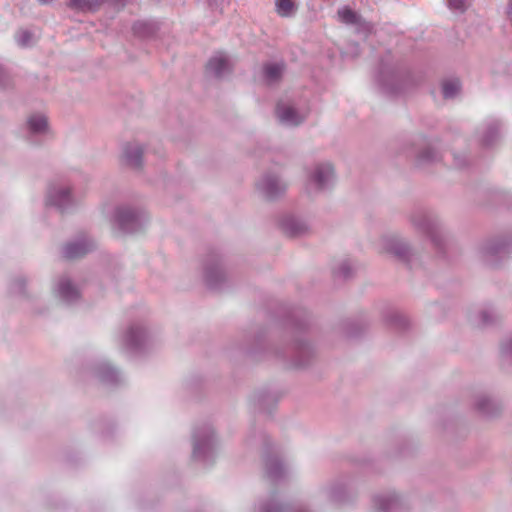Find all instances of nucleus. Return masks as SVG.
Masks as SVG:
<instances>
[{"instance_id":"1","label":"nucleus","mask_w":512,"mask_h":512,"mask_svg":"<svg viewBox=\"0 0 512 512\" xmlns=\"http://www.w3.org/2000/svg\"><path fill=\"white\" fill-rule=\"evenodd\" d=\"M206 70L209 74L219 77L230 70V63L223 54H217L209 60Z\"/></svg>"},{"instance_id":"13","label":"nucleus","mask_w":512,"mask_h":512,"mask_svg":"<svg viewBox=\"0 0 512 512\" xmlns=\"http://www.w3.org/2000/svg\"><path fill=\"white\" fill-rule=\"evenodd\" d=\"M468 0H448L449 7L454 10H464Z\"/></svg>"},{"instance_id":"6","label":"nucleus","mask_w":512,"mask_h":512,"mask_svg":"<svg viewBox=\"0 0 512 512\" xmlns=\"http://www.w3.org/2000/svg\"><path fill=\"white\" fill-rule=\"evenodd\" d=\"M333 177V169L329 164L321 166L314 175V181L321 187Z\"/></svg>"},{"instance_id":"5","label":"nucleus","mask_w":512,"mask_h":512,"mask_svg":"<svg viewBox=\"0 0 512 512\" xmlns=\"http://www.w3.org/2000/svg\"><path fill=\"white\" fill-rule=\"evenodd\" d=\"M276 12L281 17H289L295 11L294 0H275Z\"/></svg>"},{"instance_id":"12","label":"nucleus","mask_w":512,"mask_h":512,"mask_svg":"<svg viewBox=\"0 0 512 512\" xmlns=\"http://www.w3.org/2000/svg\"><path fill=\"white\" fill-rule=\"evenodd\" d=\"M142 151L140 148H135L134 155H131L129 150L125 151V157L129 165L133 167H139L141 164Z\"/></svg>"},{"instance_id":"14","label":"nucleus","mask_w":512,"mask_h":512,"mask_svg":"<svg viewBox=\"0 0 512 512\" xmlns=\"http://www.w3.org/2000/svg\"><path fill=\"white\" fill-rule=\"evenodd\" d=\"M68 290H71L72 293H75L74 289L71 287V285L69 283L63 285L62 287V293L65 295V296H68L69 295V291Z\"/></svg>"},{"instance_id":"8","label":"nucleus","mask_w":512,"mask_h":512,"mask_svg":"<svg viewBox=\"0 0 512 512\" xmlns=\"http://www.w3.org/2000/svg\"><path fill=\"white\" fill-rule=\"evenodd\" d=\"M263 189L268 198L275 197L279 192L283 191L285 187L279 183L277 179H268L263 185Z\"/></svg>"},{"instance_id":"2","label":"nucleus","mask_w":512,"mask_h":512,"mask_svg":"<svg viewBox=\"0 0 512 512\" xmlns=\"http://www.w3.org/2000/svg\"><path fill=\"white\" fill-rule=\"evenodd\" d=\"M277 116L282 123L289 125H298L302 122L303 117L297 115L295 110L289 106H277Z\"/></svg>"},{"instance_id":"11","label":"nucleus","mask_w":512,"mask_h":512,"mask_svg":"<svg viewBox=\"0 0 512 512\" xmlns=\"http://www.w3.org/2000/svg\"><path fill=\"white\" fill-rule=\"evenodd\" d=\"M442 88L444 97L452 98L459 92L460 84L458 80H449L443 82Z\"/></svg>"},{"instance_id":"16","label":"nucleus","mask_w":512,"mask_h":512,"mask_svg":"<svg viewBox=\"0 0 512 512\" xmlns=\"http://www.w3.org/2000/svg\"><path fill=\"white\" fill-rule=\"evenodd\" d=\"M53 204L61 207L62 206V201L61 200H55V201H53Z\"/></svg>"},{"instance_id":"3","label":"nucleus","mask_w":512,"mask_h":512,"mask_svg":"<svg viewBox=\"0 0 512 512\" xmlns=\"http://www.w3.org/2000/svg\"><path fill=\"white\" fill-rule=\"evenodd\" d=\"M104 1L105 0H69L68 6L78 11L93 12L98 10Z\"/></svg>"},{"instance_id":"15","label":"nucleus","mask_w":512,"mask_h":512,"mask_svg":"<svg viewBox=\"0 0 512 512\" xmlns=\"http://www.w3.org/2000/svg\"><path fill=\"white\" fill-rule=\"evenodd\" d=\"M22 37L23 38L21 40H19L22 45H26L31 38V36L28 32H22Z\"/></svg>"},{"instance_id":"7","label":"nucleus","mask_w":512,"mask_h":512,"mask_svg":"<svg viewBox=\"0 0 512 512\" xmlns=\"http://www.w3.org/2000/svg\"><path fill=\"white\" fill-rule=\"evenodd\" d=\"M283 69V65L278 63L266 65L264 67L266 79L270 82L277 81L281 77Z\"/></svg>"},{"instance_id":"10","label":"nucleus","mask_w":512,"mask_h":512,"mask_svg":"<svg viewBox=\"0 0 512 512\" xmlns=\"http://www.w3.org/2000/svg\"><path fill=\"white\" fill-rule=\"evenodd\" d=\"M339 19L346 24L358 23V15L350 8L344 7L338 11Z\"/></svg>"},{"instance_id":"4","label":"nucleus","mask_w":512,"mask_h":512,"mask_svg":"<svg viewBox=\"0 0 512 512\" xmlns=\"http://www.w3.org/2000/svg\"><path fill=\"white\" fill-rule=\"evenodd\" d=\"M90 247L87 244H68L64 248V257L66 259H75L85 255Z\"/></svg>"},{"instance_id":"17","label":"nucleus","mask_w":512,"mask_h":512,"mask_svg":"<svg viewBox=\"0 0 512 512\" xmlns=\"http://www.w3.org/2000/svg\"><path fill=\"white\" fill-rule=\"evenodd\" d=\"M68 194H69L68 191H63V192H61V197L68 198V196H69Z\"/></svg>"},{"instance_id":"9","label":"nucleus","mask_w":512,"mask_h":512,"mask_svg":"<svg viewBox=\"0 0 512 512\" xmlns=\"http://www.w3.org/2000/svg\"><path fill=\"white\" fill-rule=\"evenodd\" d=\"M28 124L33 132H41L47 127V119L43 115L32 116L29 118Z\"/></svg>"}]
</instances>
